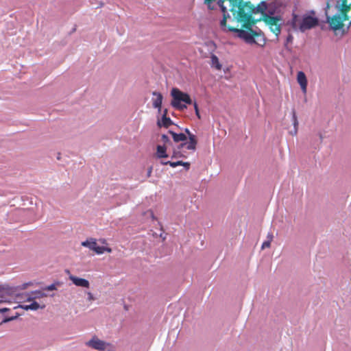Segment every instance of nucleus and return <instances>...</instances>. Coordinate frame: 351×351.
Segmentation results:
<instances>
[{
  "label": "nucleus",
  "instance_id": "nucleus-1",
  "mask_svg": "<svg viewBox=\"0 0 351 351\" xmlns=\"http://www.w3.org/2000/svg\"><path fill=\"white\" fill-rule=\"evenodd\" d=\"M256 12L261 14L262 20L278 38L284 23L283 18L280 14L278 3L275 1L267 2L262 1L257 5Z\"/></svg>",
  "mask_w": 351,
  "mask_h": 351
},
{
  "label": "nucleus",
  "instance_id": "nucleus-2",
  "mask_svg": "<svg viewBox=\"0 0 351 351\" xmlns=\"http://www.w3.org/2000/svg\"><path fill=\"white\" fill-rule=\"evenodd\" d=\"M230 6V10L235 19L245 24L250 23L252 14H259L256 12V6H254L250 1L244 2L243 0L234 1Z\"/></svg>",
  "mask_w": 351,
  "mask_h": 351
},
{
  "label": "nucleus",
  "instance_id": "nucleus-3",
  "mask_svg": "<svg viewBox=\"0 0 351 351\" xmlns=\"http://www.w3.org/2000/svg\"><path fill=\"white\" fill-rule=\"evenodd\" d=\"M315 15V11L311 10L310 14H304L300 19L299 15L293 12L289 23L295 31L300 30L301 32H304L319 25V19Z\"/></svg>",
  "mask_w": 351,
  "mask_h": 351
},
{
  "label": "nucleus",
  "instance_id": "nucleus-4",
  "mask_svg": "<svg viewBox=\"0 0 351 351\" xmlns=\"http://www.w3.org/2000/svg\"><path fill=\"white\" fill-rule=\"evenodd\" d=\"M223 31H228L232 32H237L240 38L244 40L248 44H257L263 46L265 44V40L261 32L258 33L255 30L249 28V31L239 29L226 25V29Z\"/></svg>",
  "mask_w": 351,
  "mask_h": 351
},
{
  "label": "nucleus",
  "instance_id": "nucleus-5",
  "mask_svg": "<svg viewBox=\"0 0 351 351\" xmlns=\"http://www.w3.org/2000/svg\"><path fill=\"white\" fill-rule=\"evenodd\" d=\"M172 100L171 106L179 110H184L186 108V104H192L193 101L190 95L184 92L181 91L178 88H173L171 90Z\"/></svg>",
  "mask_w": 351,
  "mask_h": 351
},
{
  "label": "nucleus",
  "instance_id": "nucleus-6",
  "mask_svg": "<svg viewBox=\"0 0 351 351\" xmlns=\"http://www.w3.org/2000/svg\"><path fill=\"white\" fill-rule=\"evenodd\" d=\"M330 7L329 3H327L326 10L328 9ZM326 22L329 23L330 27L333 30H339L343 27V23L341 22V19L340 17V14H335L333 16H330L327 14V10H326Z\"/></svg>",
  "mask_w": 351,
  "mask_h": 351
},
{
  "label": "nucleus",
  "instance_id": "nucleus-7",
  "mask_svg": "<svg viewBox=\"0 0 351 351\" xmlns=\"http://www.w3.org/2000/svg\"><path fill=\"white\" fill-rule=\"evenodd\" d=\"M86 346L99 351H104L107 346L110 343H106L94 336L90 340L85 343Z\"/></svg>",
  "mask_w": 351,
  "mask_h": 351
},
{
  "label": "nucleus",
  "instance_id": "nucleus-8",
  "mask_svg": "<svg viewBox=\"0 0 351 351\" xmlns=\"http://www.w3.org/2000/svg\"><path fill=\"white\" fill-rule=\"evenodd\" d=\"M184 133L189 138V141L186 143V149L188 150L195 151L197 145V136L191 132L188 128H184Z\"/></svg>",
  "mask_w": 351,
  "mask_h": 351
},
{
  "label": "nucleus",
  "instance_id": "nucleus-9",
  "mask_svg": "<svg viewBox=\"0 0 351 351\" xmlns=\"http://www.w3.org/2000/svg\"><path fill=\"white\" fill-rule=\"evenodd\" d=\"M69 279L73 282V283L75 285H76L77 287L88 288L90 286V283H89L88 280H87L84 278H78L77 276L71 275L69 276Z\"/></svg>",
  "mask_w": 351,
  "mask_h": 351
},
{
  "label": "nucleus",
  "instance_id": "nucleus-10",
  "mask_svg": "<svg viewBox=\"0 0 351 351\" xmlns=\"http://www.w3.org/2000/svg\"><path fill=\"white\" fill-rule=\"evenodd\" d=\"M297 80L300 85L302 92L306 93L307 87V79L305 73L302 71H299L297 75Z\"/></svg>",
  "mask_w": 351,
  "mask_h": 351
},
{
  "label": "nucleus",
  "instance_id": "nucleus-11",
  "mask_svg": "<svg viewBox=\"0 0 351 351\" xmlns=\"http://www.w3.org/2000/svg\"><path fill=\"white\" fill-rule=\"evenodd\" d=\"M153 96H155L156 98L152 99V105L154 108H157L158 111L161 110V106L162 102V95L160 93L154 91L152 93Z\"/></svg>",
  "mask_w": 351,
  "mask_h": 351
},
{
  "label": "nucleus",
  "instance_id": "nucleus-12",
  "mask_svg": "<svg viewBox=\"0 0 351 351\" xmlns=\"http://www.w3.org/2000/svg\"><path fill=\"white\" fill-rule=\"evenodd\" d=\"M168 132L171 135L173 141L176 143L180 142H181V143H186L185 141L187 140V136L182 132L176 133L172 130H169Z\"/></svg>",
  "mask_w": 351,
  "mask_h": 351
},
{
  "label": "nucleus",
  "instance_id": "nucleus-13",
  "mask_svg": "<svg viewBox=\"0 0 351 351\" xmlns=\"http://www.w3.org/2000/svg\"><path fill=\"white\" fill-rule=\"evenodd\" d=\"M186 143H182L177 146L176 148L173 149V152L171 155V158H185V156L181 152V149L183 148H186Z\"/></svg>",
  "mask_w": 351,
  "mask_h": 351
},
{
  "label": "nucleus",
  "instance_id": "nucleus-14",
  "mask_svg": "<svg viewBox=\"0 0 351 351\" xmlns=\"http://www.w3.org/2000/svg\"><path fill=\"white\" fill-rule=\"evenodd\" d=\"M47 295L45 292L39 290L32 291L29 293V297L27 298V302L34 301L36 299H40L44 297H47Z\"/></svg>",
  "mask_w": 351,
  "mask_h": 351
},
{
  "label": "nucleus",
  "instance_id": "nucleus-15",
  "mask_svg": "<svg viewBox=\"0 0 351 351\" xmlns=\"http://www.w3.org/2000/svg\"><path fill=\"white\" fill-rule=\"evenodd\" d=\"M156 154L158 158H165L169 157L167 154V147L165 145H158L156 147Z\"/></svg>",
  "mask_w": 351,
  "mask_h": 351
},
{
  "label": "nucleus",
  "instance_id": "nucleus-16",
  "mask_svg": "<svg viewBox=\"0 0 351 351\" xmlns=\"http://www.w3.org/2000/svg\"><path fill=\"white\" fill-rule=\"evenodd\" d=\"M21 307L26 311H36L38 308H44L45 307V305L40 306L37 302L32 301V302L30 304L21 305Z\"/></svg>",
  "mask_w": 351,
  "mask_h": 351
},
{
  "label": "nucleus",
  "instance_id": "nucleus-17",
  "mask_svg": "<svg viewBox=\"0 0 351 351\" xmlns=\"http://www.w3.org/2000/svg\"><path fill=\"white\" fill-rule=\"evenodd\" d=\"M173 124V123L171 121V119L169 117H168L167 116H166L165 114H162L161 120L158 121V125L160 127L163 126L166 128H169L170 125H171Z\"/></svg>",
  "mask_w": 351,
  "mask_h": 351
},
{
  "label": "nucleus",
  "instance_id": "nucleus-18",
  "mask_svg": "<svg viewBox=\"0 0 351 351\" xmlns=\"http://www.w3.org/2000/svg\"><path fill=\"white\" fill-rule=\"evenodd\" d=\"M292 121L293 125V130L290 131V134L292 136H295L298 133V121L295 111L294 110H292Z\"/></svg>",
  "mask_w": 351,
  "mask_h": 351
},
{
  "label": "nucleus",
  "instance_id": "nucleus-19",
  "mask_svg": "<svg viewBox=\"0 0 351 351\" xmlns=\"http://www.w3.org/2000/svg\"><path fill=\"white\" fill-rule=\"evenodd\" d=\"M336 8L339 9L340 12L348 13L351 9V3L348 4V2L343 4L337 3Z\"/></svg>",
  "mask_w": 351,
  "mask_h": 351
},
{
  "label": "nucleus",
  "instance_id": "nucleus-20",
  "mask_svg": "<svg viewBox=\"0 0 351 351\" xmlns=\"http://www.w3.org/2000/svg\"><path fill=\"white\" fill-rule=\"evenodd\" d=\"M95 239H90V240H86L85 241H83L82 243V245L86 247H88L90 250H93L95 244H96Z\"/></svg>",
  "mask_w": 351,
  "mask_h": 351
},
{
  "label": "nucleus",
  "instance_id": "nucleus-21",
  "mask_svg": "<svg viewBox=\"0 0 351 351\" xmlns=\"http://www.w3.org/2000/svg\"><path fill=\"white\" fill-rule=\"evenodd\" d=\"M211 58V65L212 66L215 67L217 69L220 70L221 69V65L219 63L218 58L213 54L210 57Z\"/></svg>",
  "mask_w": 351,
  "mask_h": 351
},
{
  "label": "nucleus",
  "instance_id": "nucleus-22",
  "mask_svg": "<svg viewBox=\"0 0 351 351\" xmlns=\"http://www.w3.org/2000/svg\"><path fill=\"white\" fill-rule=\"evenodd\" d=\"M93 251L95 252L97 254H101L105 251H108L109 252H111V249L104 246H98L97 244L96 243Z\"/></svg>",
  "mask_w": 351,
  "mask_h": 351
},
{
  "label": "nucleus",
  "instance_id": "nucleus-23",
  "mask_svg": "<svg viewBox=\"0 0 351 351\" xmlns=\"http://www.w3.org/2000/svg\"><path fill=\"white\" fill-rule=\"evenodd\" d=\"M161 140H162V141L164 143L163 145H165L166 147L167 145H172L171 141L170 140V138H169V136L167 134H162Z\"/></svg>",
  "mask_w": 351,
  "mask_h": 351
},
{
  "label": "nucleus",
  "instance_id": "nucleus-24",
  "mask_svg": "<svg viewBox=\"0 0 351 351\" xmlns=\"http://www.w3.org/2000/svg\"><path fill=\"white\" fill-rule=\"evenodd\" d=\"M56 289H57L56 285L55 283L48 285L43 288V290H45V291H53V290H56Z\"/></svg>",
  "mask_w": 351,
  "mask_h": 351
},
{
  "label": "nucleus",
  "instance_id": "nucleus-25",
  "mask_svg": "<svg viewBox=\"0 0 351 351\" xmlns=\"http://www.w3.org/2000/svg\"><path fill=\"white\" fill-rule=\"evenodd\" d=\"M293 36L291 34H289V35L287 36V37L286 38V41L285 43V47H287L288 44L291 43L293 42Z\"/></svg>",
  "mask_w": 351,
  "mask_h": 351
},
{
  "label": "nucleus",
  "instance_id": "nucleus-26",
  "mask_svg": "<svg viewBox=\"0 0 351 351\" xmlns=\"http://www.w3.org/2000/svg\"><path fill=\"white\" fill-rule=\"evenodd\" d=\"M340 17L341 19L342 23H343V21L349 20V16L348 15V13L341 12Z\"/></svg>",
  "mask_w": 351,
  "mask_h": 351
},
{
  "label": "nucleus",
  "instance_id": "nucleus-27",
  "mask_svg": "<svg viewBox=\"0 0 351 351\" xmlns=\"http://www.w3.org/2000/svg\"><path fill=\"white\" fill-rule=\"evenodd\" d=\"M193 106H194V109H195L196 116L198 117V119H200L201 117H200V113H199L197 104L196 102H194Z\"/></svg>",
  "mask_w": 351,
  "mask_h": 351
},
{
  "label": "nucleus",
  "instance_id": "nucleus-28",
  "mask_svg": "<svg viewBox=\"0 0 351 351\" xmlns=\"http://www.w3.org/2000/svg\"><path fill=\"white\" fill-rule=\"evenodd\" d=\"M182 165V160H178V161H176V162H172L171 161V163H169V166H171V167H176L178 166H180V165Z\"/></svg>",
  "mask_w": 351,
  "mask_h": 351
},
{
  "label": "nucleus",
  "instance_id": "nucleus-29",
  "mask_svg": "<svg viewBox=\"0 0 351 351\" xmlns=\"http://www.w3.org/2000/svg\"><path fill=\"white\" fill-rule=\"evenodd\" d=\"M271 245V241H265L262 244V246H261V248L262 249H265V248H267V247H269Z\"/></svg>",
  "mask_w": 351,
  "mask_h": 351
},
{
  "label": "nucleus",
  "instance_id": "nucleus-30",
  "mask_svg": "<svg viewBox=\"0 0 351 351\" xmlns=\"http://www.w3.org/2000/svg\"><path fill=\"white\" fill-rule=\"evenodd\" d=\"M182 166H184L186 170H189L190 168V163L188 162H183Z\"/></svg>",
  "mask_w": 351,
  "mask_h": 351
},
{
  "label": "nucleus",
  "instance_id": "nucleus-31",
  "mask_svg": "<svg viewBox=\"0 0 351 351\" xmlns=\"http://www.w3.org/2000/svg\"><path fill=\"white\" fill-rule=\"evenodd\" d=\"M273 238H274L273 233L269 232L267 236V240L270 241L271 242V241L273 240Z\"/></svg>",
  "mask_w": 351,
  "mask_h": 351
},
{
  "label": "nucleus",
  "instance_id": "nucleus-32",
  "mask_svg": "<svg viewBox=\"0 0 351 351\" xmlns=\"http://www.w3.org/2000/svg\"><path fill=\"white\" fill-rule=\"evenodd\" d=\"M15 319V317H5L3 320V322H8L10 321H12Z\"/></svg>",
  "mask_w": 351,
  "mask_h": 351
},
{
  "label": "nucleus",
  "instance_id": "nucleus-33",
  "mask_svg": "<svg viewBox=\"0 0 351 351\" xmlns=\"http://www.w3.org/2000/svg\"><path fill=\"white\" fill-rule=\"evenodd\" d=\"M160 163L162 165H169V163H171V161L170 160H168V161H163V160H162L160 162Z\"/></svg>",
  "mask_w": 351,
  "mask_h": 351
},
{
  "label": "nucleus",
  "instance_id": "nucleus-34",
  "mask_svg": "<svg viewBox=\"0 0 351 351\" xmlns=\"http://www.w3.org/2000/svg\"><path fill=\"white\" fill-rule=\"evenodd\" d=\"M32 283L31 282H28V283H24L22 285V289H26L29 285H30Z\"/></svg>",
  "mask_w": 351,
  "mask_h": 351
},
{
  "label": "nucleus",
  "instance_id": "nucleus-35",
  "mask_svg": "<svg viewBox=\"0 0 351 351\" xmlns=\"http://www.w3.org/2000/svg\"><path fill=\"white\" fill-rule=\"evenodd\" d=\"M10 309L8 308H0V313H5V312H7V311H9Z\"/></svg>",
  "mask_w": 351,
  "mask_h": 351
},
{
  "label": "nucleus",
  "instance_id": "nucleus-36",
  "mask_svg": "<svg viewBox=\"0 0 351 351\" xmlns=\"http://www.w3.org/2000/svg\"><path fill=\"white\" fill-rule=\"evenodd\" d=\"M152 167H150L149 169H148V171H147V176H150L151 173H152Z\"/></svg>",
  "mask_w": 351,
  "mask_h": 351
},
{
  "label": "nucleus",
  "instance_id": "nucleus-37",
  "mask_svg": "<svg viewBox=\"0 0 351 351\" xmlns=\"http://www.w3.org/2000/svg\"><path fill=\"white\" fill-rule=\"evenodd\" d=\"M88 299L89 300H93V294L91 293H88Z\"/></svg>",
  "mask_w": 351,
  "mask_h": 351
},
{
  "label": "nucleus",
  "instance_id": "nucleus-38",
  "mask_svg": "<svg viewBox=\"0 0 351 351\" xmlns=\"http://www.w3.org/2000/svg\"><path fill=\"white\" fill-rule=\"evenodd\" d=\"M340 1L341 2L340 4H343V3H347V2H348V1H347V0H338V1H337V2H339V3Z\"/></svg>",
  "mask_w": 351,
  "mask_h": 351
},
{
  "label": "nucleus",
  "instance_id": "nucleus-39",
  "mask_svg": "<svg viewBox=\"0 0 351 351\" xmlns=\"http://www.w3.org/2000/svg\"><path fill=\"white\" fill-rule=\"evenodd\" d=\"M162 114H165L166 116H167V109L164 110Z\"/></svg>",
  "mask_w": 351,
  "mask_h": 351
},
{
  "label": "nucleus",
  "instance_id": "nucleus-40",
  "mask_svg": "<svg viewBox=\"0 0 351 351\" xmlns=\"http://www.w3.org/2000/svg\"><path fill=\"white\" fill-rule=\"evenodd\" d=\"M319 138H320L321 140H322L323 137H322V134H319Z\"/></svg>",
  "mask_w": 351,
  "mask_h": 351
},
{
  "label": "nucleus",
  "instance_id": "nucleus-41",
  "mask_svg": "<svg viewBox=\"0 0 351 351\" xmlns=\"http://www.w3.org/2000/svg\"><path fill=\"white\" fill-rule=\"evenodd\" d=\"M3 290V288L1 287V286L0 285V292Z\"/></svg>",
  "mask_w": 351,
  "mask_h": 351
},
{
  "label": "nucleus",
  "instance_id": "nucleus-42",
  "mask_svg": "<svg viewBox=\"0 0 351 351\" xmlns=\"http://www.w3.org/2000/svg\"><path fill=\"white\" fill-rule=\"evenodd\" d=\"M350 25H351V21H350V23H349V26H350Z\"/></svg>",
  "mask_w": 351,
  "mask_h": 351
}]
</instances>
